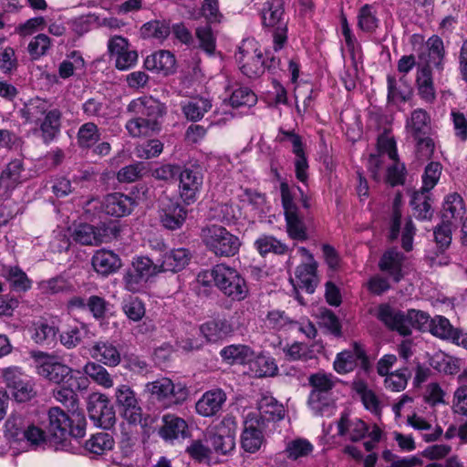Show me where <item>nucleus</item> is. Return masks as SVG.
Segmentation results:
<instances>
[{"label":"nucleus","instance_id":"nucleus-1","mask_svg":"<svg viewBox=\"0 0 467 467\" xmlns=\"http://www.w3.org/2000/svg\"><path fill=\"white\" fill-rule=\"evenodd\" d=\"M280 192L288 236L296 241H306L308 234L305 218L312 206L311 195L286 182L280 183Z\"/></svg>","mask_w":467,"mask_h":467},{"label":"nucleus","instance_id":"nucleus-2","mask_svg":"<svg viewBox=\"0 0 467 467\" xmlns=\"http://www.w3.org/2000/svg\"><path fill=\"white\" fill-rule=\"evenodd\" d=\"M47 431L51 448L56 451H74L70 439L78 440L86 433V419L82 413L68 415L59 407H52L47 412Z\"/></svg>","mask_w":467,"mask_h":467},{"label":"nucleus","instance_id":"nucleus-3","mask_svg":"<svg viewBox=\"0 0 467 467\" xmlns=\"http://www.w3.org/2000/svg\"><path fill=\"white\" fill-rule=\"evenodd\" d=\"M376 317L389 329L397 331L402 336L410 335L411 327L428 331L431 319L424 311L410 309L405 313L388 304H381L378 306Z\"/></svg>","mask_w":467,"mask_h":467},{"label":"nucleus","instance_id":"nucleus-4","mask_svg":"<svg viewBox=\"0 0 467 467\" xmlns=\"http://www.w3.org/2000/svg\"><path fill=\"white\" fill-rule=\"evenodd\" d=\"M210 275L218 290L233 301H242L249 295L245 279L234 267L217 264L211 269Z\"/></svg>","mask_w":467,"mask_h":467},{"label":"nucleus","instance_id":"nucleus-5","mask_svg":"<svg viewBox=\"0 0 467 467\" xmlns=\"http://www.w3.org/2000/svg\"><path fill=\"white\" fill-rule=\"evenodd\" d=\"M2 382L16 402H26L36 394V380L19 366H9L0 369Z\"/></svg>","mask_w":467,"mask_h":467},{"label":"nucleus","instance_id":"nucleus-6","mask_svg":"<svg viewBox=\"0 0 467 467\" xmlns=\"http://www.w3.org/2000/svg\"><path fill=\"white\" fill-rule=\"evenodd\" d=\"M201 238L206 248L217 256H234L238 253L241 245L236 235L217 224L202 228Z\"/></svg>","mask_w":467,"mask_h":467},{"label":"nucleus","instance_id":"nucleus-7","mask_svg":"<svg viewBox=\"0 0 467 467\" xmlns=\"http://www.w3.org/2000/svg\"><path fill=\"white\" fill-rule=\"evenodd\" d=\"M262 25L271 29L274 50H281L287 40V20L283 0H267L261 10Z\"/></svg>","mask_w":467,"mask_h":467},{"label":"nucleus","instance_id":"nucleus-8","mask_svg":"<svg viewBox=\"0 0 467 467\" xmlns=\"http://www.w3.org/2000/svg\"><path fill=\"white\" fill-rule=\"evenodd\" d=\"M309 384L313 389L308 398V404L314 414L321 417L333 415L335 407L329 397V391L334 386L332 376L320 372L313 374L309 377Z\"/></svg>","mask_w":467,"mask_h":467},{"label":"nucleus","instance_id":"nucleus-9","mask_svg":"<svg viewBox=\"0 0 467 467\" xmlns=\"http://www.w3.org/2000/svg\"><path fill=\"white\" fill-rule=\"evenodd\" d=\"M235 60L241 72L249 78H257L265 71V60L254 38L244 39L235 53Z\"/></svg>","mask_w":467,"mask_h":467},{"label":"nucleus","instance_id":"nucleus-10","mask_svg":"<svg viewBox=\"0 0 467 467\" xmlns=\"http://www.w3.org/2000/svg\"><path fill=\"white\" fill-rule=\"evenodd\" d=\"M146 389L167 408L182 404L189 395V390L184 384L174 383L169 378H161L147 383Z\"/></svg>","mask_w":467,"mask_h":467},{"label":"nucleus","instance_id":"nucleus-11","mask_svg":"<svg viewBox=\"0 0 467 467\" xmlns=\"http://www.w3.org/2000/svg\"><path fill=\"white\" fill-rule=\"evenodd\" d=\"M30 356L34 359L37 375L57 385L65 382L72 372L68 366L55 361L54 358L46 352L32 351Z\"/></svg>","mask_w":467,"mask_h":467},{"label":"nucleus","instance_id":"nucleus-12","mask_svg":"<svg viewBox=\"0 0 467 467\" xmlns=\"http://www.w3.org/2000/svg\"><path fill=\"white\" fill-rule=\"evenodd\" d=\"M179 193L187 205L194 203L201 192L203 175L198 166L185 167L179 173Z\"/></svg>","mask_w":467,"mask_h":467},{"label":"nucleus","instance_id":"nucleus-13","mask_svg":"<svg viewBox=\"0 0 467 467\" xmlns=\"http://www.w3.org/2000/svg\"><path fill=\"white\" fill-rule=\"evenodd\" d=\"M116 403L123 418L130 423H141L142 410L133 389L128 385H120L115 391Z\"/></svg>","mask_w":467,"mask_h":467},{"label":"nucleus","instance_id":"nucleus-14","mask_svg":"<svg viewBox=\"0 0 467 467\" xmlns=\"http://www.w3.org/2000/svg\"><path fill=\"white\" fill-rule=\"evenodd\" d=\"M88 412L93 423L102 429H109L115 423L114 409L103 394H94L89 398Z\"/></svg>","mask_w":467,"mask_h":467},{"label":"nucleus","instance_id":"nucleus-15","mask_svg":"<svg viewBox=\"0 0 467 467\" xmlns=\"http://www.w3.org/2000/svg\"><path fill=\"white\" fill-rule=\"evenodd\" d=\"M278 142L290 141L293 149L292 151L296 155L295 158V171L296 177L298 181L306 183L308 179L307 170L308 161L304 151L303 143L301 137L294 131L279 130V133L276 137Z\"/></svg>","mask_w":467,"mask_h":467},{"label":"nucleus","instance_id":"nucleus-16","mask_svg":"<svg viewBox=\"0 0 467 467\" xmlns=\"http://www.w3.org/2000/svg\"><path fill=\"white\" fill-rule=\"evenodd\" d=\"M159 214L161 223L165 228L177 230L185 222L187 210L177 201L163 196L159 201Z\"/></svg>","mask_w":467,"mask_h":467},{"label":"nucleus","instance_id":"nucleus-17","mask_svg":"<svg viewBox=\"0 0 467 467\" xmlns=\"http://www.w3.org/2000/svg\"><path fill=\"white\" fill-rule=\"evenodd\" d=\"M257 410V415L249 414L247 417L254 418L259 427H265L266 422L278 421L285 416L284 406L275 398L267 394L263 395L258 400Z\"/></svg>","mask_w":467,"mask_h":467},{"label":"nucleus","instance_id":"nucleus-18","mask_svg":"<svg viewBox=\"0 0 467 467\" xmlns=\"http://www.w3.org/2000/svg\"><path fill=\"white\" fill-rule=\"evenodd\" d=\"M360 360L364 369H368V359L365 349L361 345L355 342L351 349L339 352L334 360V368L339 374H347L352 371Z\"/></svg>","mask_w":467,"mask_h":467},{"label":"nucleus","instance_id":"nucleus-19","mask_svg":"<svg viewBox=\"0 0 467 467\" xmlns=\"http://www.w3.org/2000/svg\"><path fill=\"white\" fill-rule=\"evenodd\" d=\"M127 112L135 116H142L146 119L158 120L165 113V107L151 97H141L130 102Z\"/></svg>","mask_w":467,"mask_h":467},{"label":"nucleus","instance_id":"nucleus-20","mask_svg":"<svg viewBox=\"0 0 467 467\" xmlns=\"http://www.w3.org/2000/svg\"><path fill=\"white\" fill-rule=\"evenodd\" d=\"M88 351L93 359L108 367H117L121 361L119 349L109 340L93 342Z\"/></svg>","mask_w":467,"mask_h":467},{"label":"nucleus","instance_id":"nucleus-21","mask_svg":"<svg viewBox=\"0 0 467 467\" xmlns=\"http://www.w3.org/2000/svg\"><path fill=\"white\" fill-rule=\"evenodd\" d=\"M337 425V434L341 437H348L353 442L365 438L368 431L367 423L358 418L351 419L347 412L341 414Z\"/></svg>","mask_w":467,"mask_h":467},{"label":"nucleus","instance_id":"nucleus-22","mask_svg":"<svg viewBox=\"0 0 467 467\" xmlns=\"http://www.w3.org/2000/svg\"><path fill=\"white\" fill-rule=\"evenodd\" d=\"M405 256L396 249L386 251L379 261V268L386 273L394 283H399L403 277L402 271Z\"/></svg>","mask_w":467,"mask_h":467},{"label":"nucleus","instance_id":"nucleus-23","mask_svg":"<svg viewBox=\"0 0 467 467\" xmlns=\"http://www.w3.org/2000/svg\"><path fill=\"white\" fill-rule=\"evenodd\" d=\"M226 401V394L221 389L206 391L196 402V411L203 417L216 415Z\"/></svg>","mask_w":467,"mask_h":467},{"label":"nucleus","instance_id":"nucleus-24","mask_svg":"<svg viewBox=\"0 0 467 467\" xmlns=\"http://www.w3.org/2000/svg\"><path fill=\"white\" fill-rule=\"evenodd\" d=\"M103 201L104 213L115 217L129 215L135 206L133 198L120 192L108 194Z\"/></svg>","mask_w":467,"mask_h":467},{"label":"nucleus","instance_id":"nucleus-25","mask_svg":"<svg viewBox=\"0 0 467 467\" xmlns=\"http://www.w3.org/2000/svg\"><path fill=\"white\" fill-rule=\"evenodd\" d=\"M295 278L296 284H294V287L298 286L306 293L313 294L319 282L317 262L303 263L297 265L295 270Z\"/></svg>","mask_w":467,"mask_h":467},{"label":"nucleus","instance_id":"nucleus-26","mask_svg":"<svg viewBox=\"0 0 467 467\" xmlns=\"http://www.w3.org/2000/svg\"><path fill=\"white\" fill-rule=\"evenodd\" d=\"M162 422L159 434L163 440L173 441L188 437V424L183 419L173 414H166L162 417Z\"/></svg>","mask_w":467,"mask_h":467},{"label":"nucleus","instance_id":"nucleus-27","mask_svg":"<svg viewBox=\"0 0 467 467\" xmlns=\"http://www.w3.org/2000/svg\"><path fill=\"white\" fill-rule=\"evenodd\" d=\"M26 180L22 159H15L7 163L0 174V188L12 191Z\"/></svg>","mask_w":467,"mask_h":467},{"label":"nucleus","instance_id":"nucleus-28","mask_svg":"<svg viewBox=\"0 0 467 467\" xmlns=\"http://www.w3.org/2000/svg\"><path fill=\"white\" fill-rule=\"evenodd\" d=\"M62 113L58 109H53L44 119L38 121L40 137L45 144L52 142L59 134Z\"/></svg>","mask_w":467,"mask_h":467},{"label":"nucleus","instance_id":"nucleus-29","mask_svg":"<svg viewBox=\"0 0 467 467\" xmlns=\"http://www.w3.org/2000/svg\"><path fill=\"white\" fill-rule=\"evenodd\" d=\"M58 333L55 321L38 320L33 323L31 338L38 345L54 346Z\"/></svg>","mask_w":467,"mask_h":467},{"label":"nucleus","instance_id":"nucleus-30","mask_svg":"<svg viewBox=\"0 0 467 467\" xmlns=\"http://www.w3.org/2000/svg\"><path fill=\"white\" fill-rule=\"evenodd\" d=\"M264 428L256 425L254 418L247 417L241 437V444L245 451L254 453L260 449L264 441L262 432Z\"/></svg>","mask_w":467,"mask_h":467},{"label":"nucleus","instance_id":"nucleus-31","mask_svg":"<svg viewBox=\"0 0 467 467\" xmlns=\"http://www.w3.org/2000/svg\"><path fill=\"white\" fill-rule=\"evenodd\" d=\"M144 67L148 70L169 75L173 72L175 57L173 54L168 50H159L145 58Z\"/></svg>","mask_w":467,"mask_h":467},{"label":"nucleus","instance_id":"nucleus-32","mask_svg":"<svg viewBox=\"0 0 467 467\" xmlns=\"http://www.w3.org/2000/svg\"><path fill=\"white\" fill-rule=\"evenodd\" d=\"M466 213L462 197L457 192H451L445 196L442 210L441 220L453 223L458 220H462Z\"/></svg>","mask_w":467,"mask_h":467},{"label":"nucleus","instance_id":"nucleus-33","mask_svg":"<svg viewBox=\"0 0 467 467\" xmlns=\"http://www.w3.org/2000/svg\"><path fill=\"white\" fill-rule=\"evenodd\" d=\"M191 260V253L185 248L171 249L164 253L159 260L162 272H179L185 268Z\"/></svg>","mask_w":467,"mask_h":467},{"label":"nucleus","instance_id":"nucleus-34","mask_svg":"<svg viewBox=\"0 0 467 467\" xmlns=\"http://www.w3.org/2000/svg\"><path fill=\"white\" fill-rule=\"evenodd\" d=\"M425 52H422L420 58L426 63L425 68L432 67L440 68L444 58V46L443 41L438 36H431L425 44Z\"/></svg>","mask_w":467,"mask_h":467},{"label":"nucleus","instance_id":"nucleus-35","mask_svg":"<svg viewBox=\"0 0 467 467\" xmlns=\"http://www.w3.org/2000/svg\"><path fill=\"white\" fill-rule=\"evenodd\" d=\"M91 263L94 270L102 275L116 272L121 265L119 257L105 249L97 251L92 256Z\"/></svg>","mask_w":467,"mask_h":467},{"label":"nucleus","instance_id":"nucleus-36","mask_svg":"<svg viewBox=\"0 0 467 467\" xmlns=\"http://www.w3.org/2000/svg\"><path fill=\"white\" fill-rule=\"evenodd\" d=\"M202 336L210 342H217L231 336L234 332L232 324L226 319H213L200 327Z\"/></svg>","mask_w":467,"mask_h":467},{"label":"nucleus","instance_id":"nucleus-37","mask_svg":"<svg viewBox=\"0 0 467 467\" xmlns=\"http://www.w3.org/2000/svg\"><path fill=\"white\" fill-rule=\"evenodd\" d=\"M388 94L387 99L389 103L405 102L410 95V86L406 80L405 76H401L399 79L394 75L387 76Z\"/></svg>","mask_w":467,"mask_h":467},{"label":"nucleus","instance_id":"nucleus-38","mask_svg":"<svg viewBox=\"0 0 467 467\" xmlns=\"http://www.w3.org/2000/svg\"><path fill=\"white\" fill-rule=\"evenodd\" d=\"M125 128L131 137L150 136L160 130L158 120L135 116L127 121Z\"/></svg>","mask_w":467,"mask_h":467},{"label":"nucleus","instance_id":"nucleus-39","mask_svg":"<svg viewBox=\"0 0 467 467\" xmlns=\"http://www.w3.org/2000/svg\"><path fill=\"white\" fill-rule=\"evenodd\" d=\"M51 103L38 97L31 99L23 109V117L27 122L37 124L52 110Z\"/></svg>","mask_w":467,"mask_h":467},{"label":"nucleus","instance_id":"nucleus-40","mask_svg":"<svg viewBox=\"0 0 467 467\" xmlns=\"http://www.w3.org/2000/svg\"><path fill=\"white\" fill-rule=\"evenodd\" d=\"M413 215L421 221L431 220L433 215L431 192L426 191L415 192L410 200Z\"/></svg>","mask_w":467,"mask_h":467},{"label":"nucleus","instance_id":"nucleus-41","mask_svg":"<svg viewBox=\"0 0 467 467\" xmlns=\"http://www.w3.org/2000/svg\"><path fill=\"white\" fill-rule=\"evenodd\" d=\"M71 237L82 245H99L103 241L100 231L91 224L80 223L75 227Z\"/></svg>","mask_w":467,"mask_h":467},{"label":"nucleus","instance_id":"nucleus-42","mask_svg":"<svg viewBox=\"0 0 467 467\" xmlns=\"http://www.w3.org/2000/svg\"><path fill=\"white\" fill-rule=\"evenodd\" d=\"M206 442L216 454L226 455L231 452L235 446L234 437L230 434H223L220 432L210 431L206 437Z\"/></svg>","mask_w":467,"mask_h":467},{"label":"nucleus","instance_id":"nucleus-43","mask_svg":"<svg viewBox=\"0 0 467 467\" xmlns=\"http://www.w3.org/2000/svg\"><path fill=\"white\" fill-rule=\"evenodd\" d=\"M67 385H58L52 390L53 398L64 405L72 413H78V398L73 389V383L66 381Z\"/></svg>","mask_w":467,"mask_h":467},{"label":"nucleus","instance_id":"nucleus-44","mask_svg":"<svg viewBox=\"0 0 467 467\" xmlns=\"http://www.w3.org/2000/svg\"><path fill=\"white\" fill-rule=\"evenodd\" d=\"M406 129L413 137L427 135L430 130V117L427 112L420 109L412 111L407 120Z\"/></svg>","mask_w":467,"mask_h":467},{"label":"nucleus","instance_id":"nucleus-45","mask_svg":"<svg viewBox=\"0 0 467 467\" xmlns=\"http://www.w3.org/2000/svg\"><path fill=\"white\" fill-rule=\"evenodd\" d=\"M102 365L101 363L88 361L83 367V372L98 385L109 389L114 385L113 378Z\"/></svg>","mask_w":467,"mask_h":467},{"label":"nucleus","instance_id":"nucleus-46","mask_svg":"<svg viewBox=\"0 0 467 467\" xmlns=\"http://www.w3.org/2000/svg\"><path fill=\"white\" fill-rule=\"evenodd\" d=\"M212 109V103L209 99L203 98L194 99L188 101L182 107L185 118L196 122L202 119L206 112Z\"/></svg>","mask_w":467,"mask_h":467},{"label":"nucleus","instance_id":"nucleus-47","mask_svg":"<svg viewBox=\"0 0 467 467\" xmlns=\"http://www.w3.org/2000/svg\"><path fill=\"white\" fill-rule=\"evenodd\" d=\"M254 247L261 255H265L269 253L275 254H285L288 251V246L277 240L273 235L263 234L254 242Z\"/></svg>","mask_w":467,"mask_h":467},{"label":"nucleus","instance_id":"nucleus-48","mask_svg":"<svg viewBox=\"0 0 467 467\" xmlns=\"http://www.w3.org/2000/svg\"><path fill=\"white\" fill-rule=\"evenodd\" d=\"M78 144L82 149H90L100 140L99 129L94 122L82 124L77 134Z\"/></svg>","mask_w":467,"mask_h":467},{"label":"nucleus","instance_id":"nucleus-49","mask_svg":"<svg viewBox=\"0 0 467 467\" xmlns=\"http://www.w3.org/2000/svg\"><path fill=\"white\" fill-rule=\"evenodd\" d=\"M353 389L359 395L361 401L365 408L374 414L380 412L379 401L376 394L368 388V385L362 381H355L353 383Z\"/></svg>","mask_w":467,"mask_h":467},{"label":"nucleus","instance_id":"nucleus-50","mask_svg":"<svg viewBox=\"0 0 467 467\" xmlns=\"http://www.w3.org/2000/svg\"><path fill=\"white\" fill-rule=\"evenodd\" d=\"M28 424L23 416L11 415L5 423L6 437L15 441H24Z\"/></svg>","mask_w":467,"mask_h":467},{"label":"nucleus","instance_id":"nucleus-51","mask_svg":"<svg viewBox=\"0 0 467 467\" xmlns=\"http://www.w3.org/2000/svg\"><path fill=\"white\" fill-rule=\"evenodd\" d=\"M114 440L109 433L99 432L91 436L85 443L86 449L94 454H103L113 448Z\"/></svg>","mask_w":467,"mask_h":467},{"label":"nucleus","instance_id":"nucleus-52","mask_svg":"<svg viewBox=\"0 0 467 467\" xmlns=\"http://www.w3.org/2000/svg\"><path fill=\"white\" fill-rule=\"evenodd\" d=\"M131 266L134 268V271L140 273V275H142L148 281L150 277L162 273V268L160 267V261L158 260V263H154L148 256L135 257L131 263Z\"/></svg>","mask_w":467,"mask_h":467},{"label":"nucleus","instance_id":"nucleus-53","mask_svg":"<svg viewBox=\"0 0 467 467\" xmlns=\"http://www.w3.org/2000/svg\"><path fill=\"white\" fill-rule=\"evenodd\" d=\"M456 329L445 317L435 316L431 319V326L428 331L441 339L451 340Z\"/></svg>","mask_w":467,"mask_h":467},{"label":"nucleus","instance_id":"nucleus-54","mask_svg":"<svg viewBox=\"0 0 467 467\" xmlns=\"http://www.w3.org/2000/svg\"><path fill=\"white\" fill-rule=\"evenodd\" d=\"M141 34L144 37L164 40L171 34V26L166 21L152 20L142 26Z\"/></svg>","mask_w":467,"mask_h":467},{"label":"nucleus","instance_id":"nucleus-55","mask_svg":"<svg viewBox=\"0 0 467 467\" xmlns=\"http://www.w3.org/2000/svg\"><path fill=\"white\" fill-rule=\"evenodd\" d=\"M313 449V445L307 440L299 438L289 441L285 451L288 459L296 461L309 455Z\"/></svg>","mask_w":467,"mask_h":467},{"label":"nucleus","instance_id":"nucleus-56","mask_svg":"<svg viewBox=\"0 0 467 467\" xmlns=\"http://www.w3.org/2000/svg\"><path fill=\"white\" fill-rule=\"evenodd\" d=\"M410 377V372L407 368H400L394 373L386 375L385 387L391 391H401L406 388Z\"/></svg>","mask_w":467,"mask_h":467},{"label":"nucleus","instance_id":"nucleus-57","mask_svg":"<svg viewBox=\"0 0 467 467\" xmlns=\"http://www.w3.org/2000/svg\"><path fill=\"white\" fill-rule=\"evenodd\" d=\"M19 63L16 51L11 47L0 48V71L5 75H13L18 68Z\"/></svg>","mask_w":467,"mask_h":467},{"label":"nucleus","instance_id":"nucleus-58","mask_svg":"<svg viewBox=\"0 0 467 467\" xmlns=\"http://www.w3.org/2000/svg\"><path fill=\"white\" fill-rule=\"evenodd\" d=\"M419 94L427 102H431L435 99V89L429 68H422L420 75L417 78Z\"/></svg>","mask_w":467,"mask_h":467},{"label":"nucleus","instance_id":"nucleus-59","mask_svg":"<svg viewBox=\"0 0 467 467\" xmlns=\"http://www.w3.org/2000/svg\"><path fill=\"white\" fill-rule=\"evenodd\" d=\"M50 437L47 431H44L41 428L35 426L34 424H28L25 432V439L31 446L34 447H49Z\"/></svg>","mask_w":467,"mask_h":467},{"label":"nucleus","instance_id":"nucleus-60","mask_svg":"<svg viewBox=\"0 0 467 467\" xmlns=\"http://www.w3.org/2000/svg\"><path fill=\"white\" fill-rule=\"evenodd\" d=\"M256 101V95L246 87H240L234 89L230 97V103L234 108L242 106L252 107Z\"/></svg>","mask_w":467,"mask_h":467},{"label":"nucleus","instance_id":"nucleus-61","mask_svg":"<svg viewBox=\"0 0 467 467\" xmlns=\"http://www.w3.org/2000/svg\"><path fill=\"white\" fill-rule=\"evenodd\" d=\"M391 164L387 168L386 181L392 186L403 184L405 181L406 168L400 161L399 156L395 159H389Z\"/></svg>","mask_w":467,"mask_h":467},{"label":"nucleus","instance_id":"nucleus-62","mask_svg":"<svg viewBox=\"0 0 467 467\" xmlns=\"http://www.w3.org/2000/svg\"><path fill=\"white\" fill-rule=\"evenodd\" d=\"M85 62L83 57L77 52H72L67 59L62 61L58 67L60 78H67L73 76L75 70L82 69Z\"/></svg>","mask_w":467,"mask_h":467},{"label":"nucleus","instance_id":"nucleus-63","mask_svg":"<svg viewBox=\"0 0 467 467\" xmlns=\"http://www.w3.org/2000/svg\"><path fill=\"white\" fill-rule=\"evenodd\" d=\"M441 169L442 167L441 163L435 161H432L426 166L422 175V187L420 191L430 192L431 190L434 188L441 177Z\"/></svg>","mask_w":467,"mask_h":467},{"label":"nucleus","instance_id":"nucleus-64","mask_svg":"<svg viewBox=\"0 0 467 467\" xmlns=\"http://www.w3.org/2000/svg\"><path fill=\"white\" fill-rule=\"evenodd\" d=\"M107 106L99 98H90L82 104V111L88 118L106 119Z\"/></svg>","mask_w":467,"mask_h":467}]
</instances>
